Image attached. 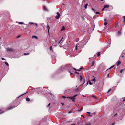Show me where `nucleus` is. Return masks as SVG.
I'll return each mask as SVG.
<instances>
[{
    "label": "nucleus",
    "mask_w": 125,
    "mask_h": 125,
    "mask_svg": "<svg viewBox=\"0 0 125 125\" xmlns=\"http://www.w3.org/2000/svg\"><path fill=\"white\" fill-rule=\"evenodd\" d=\"M63 39V37H62L60 40H56L54 44H53V45L54 46H56L57 45L60 43L61 42L62 39Z\"/></svg>",
    "instance_id": "1"
},
{
    "label": "nucleus",
    "mask_w": 125,
    "mask_h": 125,
    "mask_svg": "<svg viewBox=\"0 0 125 125\" xmlns=\"http://www.w3.org/2000/svg\"><path fill=\"white\" fill-rule=\"evenodd\" d=\"M86 44V43L85 42H84L83 41H82V42H80L79 44H77L76 45L75 47L76 49H77V47L78 45L79 44L80 45H82V46H83Z\"/></svg>",
    "instance_id": "2"
},
{
    "label": "nucleus",
    "mask_w": 125,
    "mask_h": 125,
    "mask_svg": "<svg viewBox=\"0 0 125 125\" xmlns=\"http://www.w3.org/2000/svg\"><path fill=\"white\" fill-rule=\"evenodd\" d=\"M77 95H78L77 94H76L75 95L73 96L72 97H67V98H69L71 99H72V101L74 102L75 101V98H74V97H75L76 96H77Z\"/></svg>",
    "instance_id": "3"
},
{
    "label": "nucleus",
    "mask_w": 125,
    "mask_h": 125,
    "mask_svg": "<svg viewBox=\"0 0 125 125\" xmlns=\"http://www.w3.org/2000/svg\"><path fill=\"white\" fill-rule=\"evenodd\" d=\"M60 16V13L58 12H57V15L56 16L55 18L57 19H58L59 18Z\"/></svg>",
    "instance_id": "4"
},
{
    "label": "nucleus",
    "mask_w": 125,
    "mask_h": 125,
    "mask_svg": "<svg viewBox=\"0 0 125 125\" xmlns=\"http://www.w3.org/2000/svg\"><path fill=\"white\" fill-rule=\"evenodd\" d=\"M46 28L48 29V32L49 33V29H50V27L49 25H48L46 27Z\"/></svg>",
    "instance_id": "5"
},
{
    "label": "nucleus",
    "mask_w": 125,
    "mask_h": 125,
    "mask_svg": "<svg viewBox=\"0 0 125 125\" xmlns=\"http://www.w3.org/2000/svg\"><path fill=\"white\" fill-rule=\"evenodd\" d=\"M32 38H33V39L35 38V39H38V37L37 36H32Z\"/></svg>",
    "instance_id": "6"
},
{
    "label": "nucleus",
    "mask_w": 125,
    "mask_h": 125,
    "mask_svg": "<svg viewBox=\"0 0 125 125\" xmlns=\"http://www.w3.org/2000/svg\"><path fill=\"white\" fill-rule=\"evenodd\" d=\"M14 107L10 106L8 108V110H10L12 109Z\"/></svg>",
    "instance_id": "7"
},
{
    "label": "nucleus",
    "mask_w": 125,
    "mask_h": 125,
    "mask_svg": "<svg viewBox=\"0 0 125 125\" xmlns=\"http://www.w3.org/2000/svg\"><path fill=\"white\" fill-rule=\"evenodd\" d=\"M109 7V6L108 5H106L104 6V8H108V7Z\"/></svg>",
    "instance_id": "8"
},
{
    "label": "nucleus",
    "mask_w": 125,
    "mask_h": 125,
    "mask_svg": "<svg viewBox=\"0 0 125 125\" xmlns=\"http://www.w3.org/2000/svg\"><path fill=\"white\" fill-rule=\"evenodd\" d=\"M121 63V62L119 61H118V63H117V66H118Z\"/></svg>",
    "instance_id": "9"
},
{
    "label": "nucleus",
    "mask_w": 125,
    "mask_h": 125,
    "mask_svg": "<svg viewBox=\"0 0 125 125\" xmlns=\"http://www.w3.org/2000/svg\"><path fill=\"white\" fill-rule=\"evenodd\" d=\"M83 76H80V81H81L83 79Z\"/></svg>",
    "instance_id": "10"
},
{
    "label": "nucleus",
    "mask_w": 125,
    "mask_h": 125,
    "mask_svg": "<svg viewBox=\"0 0 125 125\" xmlns=\"http://www.w3.org/2000/svg\"><path fill=\"white\" fill-rule=\"evenodd\" d=\"M44 8L45 10L46 11H48V10L47 9V8L46 7L44 6Z\"/></svg>",
    "instance_id": "11"
},
{
    "label": "nucleus",
    "mask_w": 125,
    "mask_h": 125,
    "mask_svg": "<svg viewBox=\"0 0 125 125\" xmlns=\"http://www.w3.org/2000/svg\"><path fill=\"white\" fill-rule=\"evenodd\" d=\"M65 29V27L64 26L62 27V29H61V31H63Z\"/></svg>",
    "instance_id": "12"
},
{
    "label": "nucleus",
    "mask_w": 125,
    "mask_h": 125,
    "mask_svg": "<svg viewBox=\"0 0 125 125\" xmlns=\"http://www.w3.org/2000/svg\"><path fill=\"white\" fill-rule=\"evenodd\" d=\"M26 100L27 101H29L30 100V99L29 98L27 97L26 98Z\"/></svg>",
    "instance_id": "13"
},
{
    "label": "nucleus",
    "mask_w": 125,
    "mask_h": 125,
    "mask_svg": "<svg viewBox=\"0 0 125 125\" xmlns=\"http://www.w3.org/2000/svg\"><path fill=\"white\" fill-rule=\"evenodd\" d=\"M91 124L90 123H88L86 124V125H91Z\"/></svg>",
    "instance_id": "14"
},
{
    "label": "nucleus",
    "mask_w": 125,
    "mask_h": 125,
    "mask_svg": "<svg viewBox=\"0 0 125 125\" xmlns=\"http://www.w3.org/2000/svg\"><path fill=\"white\" fill-rule=\"evenodd\" d=\"M29 54V53H24V55H28Z\"/></svg>",
    "instance_id": "15"
},
{
    "label": "nucleus",
    "mask_w": 125,
    "mask_h": 125,
    "mask_svg": "<svg viewBox=\"0 0 125 125\" xmlns=\"http://www.w3.org/2000/svg\"><path fill=\"white\" fill-rule=\"evenodd\" d=\"M94 62L93 61V62H92L91 66H93L94 65Z\"/></svg>",
    "instance_id": "16"
},
{
    "label": "nucleus",
    "mask_w": 125,
    "mask_h": 125,
    "mask_svg": "<svg viewBox=\"0 0 125 125\" xmlns=\"http://www.w3.org/2000/svg\"><path fill=\"white\" fill-rule=\"evenodd\" d=\"M113 67H114V66H111V67H110V68H108V69H107V70H109V69H111V68H112Z\"/></svg>",
    "instance_id": "17"
},
{
    "label": "nucleus",
    "mask_w": 125,
    "mask_h": 125,
    "mask_svg": "<svg viewBox=\"0 0 125 125\" xmlns=\"http://www.w3.org/2000/svg\"><path fill=\"white\" fill-rule=\"evenodd\" d=\"M5 64L7 66H9V65L8 64V63L6 62H5Z\"/></svg>",
    "instance_id": "18"
},
{
    "label": "nucleus",
    "mask_w": 125,
    "mask_h": 125,
    "mask_svg": "<svg viewBox=\"0 0 125 125\" xmlns=\"http://www.w3.org/2000/svg\"><path fill=\"white\" fill-rule=\"evenodd\" d=\"M83 107L82 106V107L81 109H80V110H79V111H81L83 110Z\"/></svg>",
    "instance_id": "19"
},
{
    "label": "nucleus",
    "mask_w": 125,
    "mask_h": 125,
    "mask_svg": "<svg viewBox=\"0 0 125 125\" xmlns=\"http://www.w3.org/2000/svg\"><path fill=\"white\" fill-rule=\"evenodd\" d=\"M19 24H23L24 23H23L22 22H19Z\"/></svg>",
    "instance_id": "20"
},
{
    "label": "nucleus",
    "mask_w": 125,
    "mask_h": 125,
    "mask_svg": "<svg viewBox=\"0 0 125 125\" xmlns=\"http://www.w3.org/2000/svg\"><path fill=\"white\" fill-rule=\"evenodd\" d=\"M89 84L90 85H91L92 84V83H91V82L89 81Z\"/></svg>",
    "instance_id": "21"
},
{
    "label": "nucleus",
    "mask_w": 125,
    "mask_h": 125,
    "mask_svg": "<svg viewBox=\"0 0 125 125\" xmlns=\"http://www.w3.org/2000/svg\"><path fill=\"white\" fill-rule=\"evenodd\" d=\"M50 49L51 50H52V46H50Z\"/></svg>",
    "instance_id": "22"
},
{
    "label": "nucleus",
    "mask_w": 125,
    "mask_h": 125,
    "mask_svg": "<svg viewBox=\"0 0 125 125\" xmlns=\"http://www.w3.org/2000/svg\"><path fill=\"white\" fill-rule=\"evenodd\" d=\"M92 81H93L94 82H95V78H94V79H93L92 80Z\"/></svg>",
    "instance_id": "23"
},
{
    "label": "nucleus",
    "mask_w": 125,
    "mask_h": 125,
    "mask_svg": "<svg viewBox=\"0 0 125 125\" xmlns=\"http://www.w3.org/2000/svg\"><path fill=\"white\" fill-rule=\"evenodd\" d=\"M107 23L106 22H105L104 23V24L105 25H106L107 24Z\"/></svg>",
    "instance_id": "24"
},
{
    "label": "nucleus",
    "mask_w": 125,
    "mask_h": 125,
    "mask_svg": "<svg viewBox=\"0 0 125 125\" xmlns=\"http://www.w3.org/2000/svg\"><path fill=\"white\" fill-rule=\"evenodd\" d=\"M100 55V52H98L97 53V55L99 56Z\"/></svg>",
    "instance_id": "25"
},
{
    "label": "nucleus",
    "mask_w": 125,
    "mask_h": 125,
    "mask_svg": "<svg viewBox=\"0 0 125 125\" xmlns=\"http://www.w3.org/2000/svg\"><path fill=\"white\" fill-rule=\"evenodd\" d=\"M96 14H100V13L98 12H96L95 13Z\"/></svg>",
    "instance_id": "26"
},
{
    "label": "nucleus",
    "mask_w": 125,
    "mask_h": 125,
    "mask_svg": "<svg viewBox=\"0 0 125 125\" xmlns=\"http://www.w3.org/2000/svg\"><path fill=\"white\" fill-rule=\"evenodd\" d=\"M7 51H10L11 50V49L10 48H8L7 49Z\"/></svg>",
    "instance_id": "27"
},
{
    "label": "nucleus",
    "mask_w": 125,
    "mask_h": 125,
    "mask_svg": "<svg viewBox=\"0 0 125 125\" xmlns=\"http://www.w3.org/2000/svg\"><path fill=\"white\" fill-rule=\"evenodd\" d=\"M92 10H93V11H96V10H95V9H93V8H92Z\"/></svg>",
    "instance_id": "28"
},
{
    "label": "nucleus",
    "mask_w": 125,
    "mask_h": 125,
    "mask_svg": "<svg viewBox=\"0 0 125 125\" xmlns=\"http://www.w3.org/2000/svg\"><path fill=\"white\" fill-rule=\"evenodd\" d=\"M124 70L123 69H122V70H120V72L121 73H122L123 71V70Z\"/></svg>",
    "instance_id": "29"
},
{
    "label": "nucleus",
    "mask_w": 125,
    "mask_h": 125,
    "mask_svg": "<svg viewBox=\"0 0 125 125\" xmlns=\"http://www.w3.org/2000/svg\"><path fill=\"white\" fill-rule=\"evenodd\" d=\"M29 24H34V23L32 22H29Z\"/></svg>",
    "instance_id": "30"
},
{
    "label": "nucleus",
    "mask_w": 125,
    "mask_h": 125,
    "mask_svg": "<svg viewBox=\"0 0 125 125\" xmlns=\"http://www.w3.org/2000/svg\"><path fill=\"white\" fill-rule=\"evenodd\" d=\"M124 21L125 22V16H124Z\"/></svg>",
    "instance_id": "31"
},
{
    "label": "nucleus",
    "mask_w": 125,
    "mask_h": 125,
    "mask_svg": "<svg viewBox=\"0 0 125 125\" xmlns=\"http://www.w3.org/2000/svg\"><path fill=\"white\" fill-rule=\"evenodd\" d=\"M84 7L85 9H86L87 8V6H86L85 5Z\"/></svg>",
    "instance_id": "32"
},
{
    "label": "nucleus",
    "mask_w": 125,
    "mask_h": 125,
    "mask_svg": "<svg viewBox=\"0 0 125 125\" xmlns=\"http://www.w3.org/2000/svg\"><path fill=\"white\" fill-rule=\"evenodd\" d=\"M118 33H119V34H120L121 33V32L120 31H119L118 32Z\"/></svg>",
    "instance_id": "33"
},
{
    "label": "nucleus",
    "mask_w": 125,
    "mask_h": 125,
    "mask_svg": "<svg viewBox=\"0 0 125 125\" xmlns=\"http://www.w3.org/2000/svg\"><path fill=\"white\" fill-rule=\"evenodd\" d=\"M93 97H94V98H95V97H96V96L95 95H93Z\"/></svg>",
    "instance_id": "34"
},
{
    "label": "nucleus",
    "mask_w": 125,
    "mask_h": 125,
    "mask_svg": "<svg viewBox=\"0 0 125 125\" xmlns=\"http://www.w3.org/2000/svg\"><path fill=\"white\" fill-rule=\"evenodd\" d=\"M1 59L2 60H5V59L3 58H1Z\"/></svg>",
    "instance_id": "35"
},
{
    "label": "nucleus",
    "mask_w": 125,
    "mask_h": 125,
    "mask_svg": "<svg viewBox=\"0 0 125 125\" xmlns=\"http://www.w3.org/2000/svg\"><path fill=\"white\" fill-rule=\"evenodd\" d=\"M62 97L64 98H66V97H65V96H62Z\"/></svg>",
    "instance_id": "36"
},
{
    "label": "nucleus",
    "mask_w": 125,
    "mask_h": 125,
    "mask_svg": "<svg viewBox=\"0 0 125 125\" xmlns=\"http://www.w3.org/2000/svg\"><path fill=\"white\" fill-rule=\"evenodd\" d=\"M50 103H49L48 104V106H50Z\"/></svg>",
    "instance_id": "37"
},
{
    "label": "nucleus",
    "mask_w": 125,
    "mask_h": 125,
    "mask_svg": "<svg viewBox=\"0 0 125 125\" xmlns=\"http://www.w3.org/2000/svg\"><path fill=\"white\" fill-rule=\"evenodd\" d=\"M61 104H62V105H64V103H61Z\"/></svg>",
    "instance_id": "38"
},
{
    "label": "nucleus",
    "mask_w": 125,
    "mask_h": 125,
    "mask_svg": "<svg viewBox=\"0 0 125 125\" xmlns=\"http://www.w3.org/2000/svg\"><path fill=\"white\" fill-rule=\"evenodd\" d=\"M111 91V90H109L108 91V93L110 91Z\"/></svg>",
    "instance_id": "39"
},
{
    "label": "nucleus",
    "mask_w": 125,
    "mask_h": 125,
    "mask_svg": "<svg viewBox=\"0 0 125 125\" xmlns=\"http://www.w3.org/2000/svg\"><path fill=\"white\" fill-rule=\"evenodd\" d=\"M88 5V4H86L85 5L86 6H87Z\"/></svg>",
    "instance_id": "40"
},
{
    "label": "nucleus",
    "mask_w": 125,
    "mask_h": 125,
    "mask_svg": "<svg viewBox=\"0 0 125 125\" xmlns=\"http://www.w3.org/2000/svg\"><path fill=\"white\" fill-rule=\"evenodd\" d=\"M35 25H36V26H37V25H37V23H35Z\"/></svg>",
    "instance_id": "41"
},
{
    "label": "nucleus",
    "mask_w": 125,
    "mask_h": 125,
    "mask_svg": "<svg viewBox=\"0 0 125 125\" xmlns=\"http://www.w3.org/2000/svg\"><path fill=\"white\" fill-rule=\"evenodd\" d=\"M81 116L83 117V118H84V116H83V115H82Z\"/></svg>",
    "instance_id": "42"
},
{
    "label": "nucleus",
    "mask_w": 125,
    "mask_h": 125,
    "mask_svg": "<svg viewBox=\"0 0 125 125\" xmlns=\"http://www.w3.org/2000/svg\"><path fill=\"white\" fill-rule=\"evenodd\" d=\"M87 113H89V114H90V113H91L90 112H87Z\"/></svg>",
    "instance_id": "43"
},
{
    "label": "nucleus",
    "mask_w": 125,
    "mask_h": 125,
    "mask_svg": "<svg viewBox=\"0 0 125 125\" xmlns=\"http://www.w3.org/2000/svg\"><path fill=\"white\" fill-rule=\"evenodd\" d=\"M73 69L74 70H76V69L75 68H74Z\"/></svg>",
    "instance_id": "44"
},
{
    "label": "nucleus",
    "mask_w": 125,
    "mask_h": 125,
    "mask_svg": "<svg viewBox=\"0 0 125 125\" xmlns=\"http://www.w3.org/2000/svg\"><path fill=\"white\" fill-rule=\"evenodd\" d=\"M104 21H106V19H105Z\"/></svg>",
    "instance_id": "45"
},
{
    "label": "nucleus",
    "mask_w": 125,
    "mask_h": 125,
    "mask_svg": "<svg viewBox=\"0 0 125 125\" xmlns=\"http://www.w3.org/2000/svg\"><path fill=\"white\" fill-rule=\"evenodd\" d=\"M123 101H124L125 100V98L123 99Z\"/></svg>",
    "instance_id": "46"
},
{
    "label": "nucleus",
    "mask_w": 125,
    "mask_h": 125,
    "mask_svg": "<svg viewBox=\"0 0 125 125\" xmlns=\"http://www.w3.org/2000/svg\"><path fill=\"white\" fill-rule=\"evenodd\" d=\"M75 73H78L77 72H75Z\"/></svg>",
    "instance_id": "47"
},
{
    "label": "nucleus",
    "mask_w": 125,
    "mask_h": 125,
    "mask_svg": "<svg viewBox=\"0 0 125 125\" xmlns=\"http://www.w3.org/2000/svg\"><path fill=\"white\" fill-rule=\"evenodd\" d=\"M104 8L102 9V11H103L104 10Z\"/></svg>",
    "instance_id": "48"
},
{
    "label": "nucleus",
    "mask_w": 125,
    "mask_h": 125,
    "mask_svg": "<svg viewBox=\"0 0 125 125\" xmlns=\"http://www.w3.org/2000/svg\"><path fill=\"white\" fill-rule=\"evenodd\" d=\"M26 93H25L24 94H23V95H23L24 94H26Z\"/></svg>",
    "instance_id": "49"
},
{
    "label": "nucleus",
    "mask_w": 125,
    "mask_h": 125,
    "mask_svg": "<svg viewBox=\"0 0 125 125\" xmlns=\"http://www.w3.org/2000/svg\"><path fill=\"white\" fill-rule=\"evenodd\" d=\"M62 5H64V4H62Z\"/></svg>",
    "instance_id": "50"
},
{
    "label": "nucleus",
    "mask_w": 125,
    "mask_h": 125,
    "mask_svg": "<svg viewBox=\"0 0 125 125\" xmlns=\"http://www.w3.org/2000/svg\"><path fill=\"white\" fill-rule=\"evenodd\" d=\"M77 70L79 71H80V70Z\"/></svg>",
    "instance_id": "51"
},
{
    "label": "nucleus",
    "mask_w": 125,
    "mask_h": 125,
    "mask_svg": "<svg viewBox=\"0 0 125 125\" xmlns=\"http://www.w3.org/2000/svg\"><path fill=\"white\" fill-rule=\"evenodd\" d=\"M3 112H1V113H0V114H1V113H2Z\"/></svg>",
    "instance_id": "52"
},
{
    "label": "nucleus",
    "mask_w": 125,
    "mask_h": 125,
    "mask_svg": "<svg viewBox=\"0 0 125 125\" xmlns=\"http://www.w3.org/2000/svg\"><path fill=\"white\" fill-rule=\"evenodd\" d=\"M123 56H123H123H122V57H123Z\"/></svg>",
    "instance_id": "53"
},
{
    "label": "nucleus",
    "mask_w": 125,
    "mask_h": 125,
    "mask_svg": "<svg viewBox=\"0 0 125 125\" xmlns=\"http://www.w3.org/2000/svg\"><path fill=\"white\" fill-rule=\"evenodd\" d=\"M82 96H84V95H82Z\"/></svg>",
    "instance_id": "54"
},
{
    "label": "nucleus",
    "mask_w": 125,
    "mask_h": 125,
    "mask_svg": "<svg viewBox=\"0 0 125 125\" xmlns=\"http://www.w3.org/2000/svg\"><path fill=\"white\" fill-rule=\"evenodd\" d=\"M103 0H101L102 1H103Z\"/></svg>",
    "instance_id": "55"
},
{
    "label": "nucleus",
    "mask_w": 125,
    "mask_h": 125,
    "mask_svg": "<svg viewBox=\"0 0 125 125\" xmlns=\"http://www.w3.org/2000/svg\"><path fill=\"white\" fill-rule=\"evenodd\" d=\"M19 36L17 38H19Z\"/></svg>",
    "instance_id": "56"
}]
</instances>
